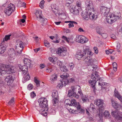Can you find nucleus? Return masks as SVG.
Wrapping results in <instances>:
<instances>
[{
  "label": "nucleus",
  "mask_w": 122,
  "mask_h": 122,
  "mask_svg": "<svg viewBox=\"0 0 122 122\" xmlns=\"http://www.w3.org/2000/svg\"><path fill=\"white\" fill-rule=\"evenodd\" d=\"M68 66L70 68V70H72L74 66V65L73 63H71L69 64Z\"/></svg>",
  "instance_id": "45"
},
{
  "label": "nucleus",
  "mask_w": 122,
  "mask_h": 122,
  "mask_svg": "<svg viewBox=\"0 0 122 122\" xmlns=\"http://www.w3.org/2000/svg\"><path fill=\"white\" fill-rule=\"evenodd\" d=\"M42 111L41 114L43 116H46L47 115V111L48 110H46L45 108H42Z\"/></svg>",
  "instance_id": "40"
},
{
  "label": "nucleus",
  "mask_w": 122,
  "mask_h": 122,
  "mask_svg": "<svg viewBox=\"0 0 122 122\" xmlns=\"http://www.w3.org/2000/svg\"><path fill=\"white\" fill-rule=\"evenodd\" d=\"M77 108L78 110L80 111V112L81 113H84L85 111H86V113L88 115H89V113L88 112V110L86 109H84L83 108H81V105L79 103H78Z\"/></svg>",
  "instance_id": "19"
},
{
  "label": "nucleus",
  "mask_w": 122,
  "mask_h": 122,
  "mask_svg": "<svg viewBox=\"0 0 122 122\" xmlns=\"http://www.w3.org/2000/svg\"><path fill=\"white\" fill-rule=\"evenodd\" d=\"M113 51L111 49L106 50V53L107 54H112Z\"/></svg>",
  "instance_id": "49"
},
{
  "label": "nucleus",
  "mask_w": 122,
  "mask_h": 122,
  "mask_svg": "<svg viewBox=\"0 0 122 122\" xmlns=\"http://www.w3.org/2000/svg\"><path fill=\"white\" fill-rule=\"evenodd\" d=\"M103 114L105 117L107 118H110V117L111 115L108 111H106L104 112Z\"/></svg>",
  "instance_id": "39"
},
{
  "label": "nucleus",
  "mask_w": 122,
  "mask_h": 122,
  "mask_svg": "<svg viewBox=\"0 0 122 122\" xmlns=\"http://www.w3.org/2000/svg\"><path fill=\"white\" fill-rule=\"evenodd\" d=\"M57 60V58L56 57L53 58V60L52 63H55Z\"/></svg>",
  "instance_id": "62"
},
{
  "label": "nucleus",
  "mask_w": 122,
  "mask_h": 122,
  "mask_svg": "<svg viewBox=\"0 0 122 122\" xmlns=\"http://www.w3.org/2000/svg\"><path fill=\"white\" fill-rule=\"evenodd\" d=\"M51 10L56 14H58V11L55 6V5H51Z\"/></svg>",
  "instance_id": "34"
},
{
  "label": "nucleus",
  "mask_w": 122,
  "mask_h": 122,
  "mask_svg": "<svg viewBox=\"0 0 122 122\" xmlns=\"http://www.w3.org/2000/svg\"><path fill=\"white\" fill-rule=\"evenodd\" d=\"M47 68L46 70V71L48 73L51 72L53 71L52 67L50 63H48L47 65Z\"/></svg>",
  "instance_id": "26"
},
{
  "label": "nucleus",
  "mask_w": 122,
  "mask_h": 122,
  "mask_svg": "<svg viewBox=\"0 0 122 122\" xmlns=\"http://www.w3.org/2000/svg\"><path fill=\"white\" fill-rule=\"evenodd\" d=\"M60 70L62 71H66L67 70V69L66 68V67L63 65L60 67Z\"/></svg>",
  "instance_id": "41"
},
{
  "label": "nucleus",
  "mask_w": 122,
  "mask_h": 122,
  "mask_svg": "<svg viewBox=\"0 0 122 122\" xmlns=\"http://www.w3.org/2000/svg\"><path fill=\"white\" fill-rule=\"evenodd\" d=\"M36 96V95L34 92H32L30 93V97L32 98H33Z\"/></svg>",
  "instance_id": "53"
},
{
  "label": "nucleus",
  "mask_w": 122,
  "mask_h": 122,
  "mask_svg": "<svg viewBox=\"0 0 122 122\" xmlns=\"http://www.w3.org/2000/svg\"><path fill=\"white\" fill-rule=\"evenodd\" d=\"M120 43L118 41L117 42V46L116 49L117 50H119L120 48Z\"/></svg>",
  "instance_id": "58"
},
{
  "label": "nucleus",
  "mask_w": 122,
  "mask_h": 122,
  "mask_svg": "<svg viewBox=\"0 0 122 122\" xmlns=\"http://www.w3.org/2000/svg\"><path fill=\"white\" fill-rule=\"evenodd\" d=\"M34 81L36 83V86L37 87H38L40 86V81L37 79L36 77H35L34 78Z\"/></svg>",
  "instance_id": "44"
},
{
  "label": "nucleus",
  "mask_w": 122,
  "mask_h": 122,
  "mask_svg": "<svg viewBox=\"0 0 122 122\" xmlns=\"http://www.w3.org/2000/svg\"><path fill=\"white\" fill-rule=\"evenodd\" d=\"M75 92H73L71 90H70L68 91L67 96L69 97H73L75 95Z\"/></svg>",
  "instance_id": "37"
},
{
  "label": "nucleus",
  "mask_w": 122,
  "mask_h": 122,
  "mask_svg": "<svg viewBox=\"0 0 122 122\" xmlns=\"http://www.w3.org/2000/svg\"><path fill=\"white\" fill-rule=\"evenodd\" d=\"M89 12V17L91 20H95L97 18L96 14L94 10H88Z\"/></svg>",
  "instance_id": "14"
},
{
  "label": "nucleus",
  "mask_w": 122,
  "mask_h": 122,
  "mask_svg": "<svg viewBox=\"0 0 122 122\" xmlns=\"http://www.w3.org/2000/svg\"><path fill=\"white\" fill-rule=\"evenodd\" d=\"M38 101L40 107L42 108H45L46 110H48L47 107L48 101L46 98H41L38 100Z\"/></svg>",
  "instance_id": "5"
},
{
  "label": "nucleus",
  "mask_w": 122,
  "mask_h": 122,
  "mask_svg": "<svg viewBox=\"0 0 122 122\" xmlns=\"http://www.w3.org/2000/svg\"><path fill=\"white\" fill-rule=\"evenodd\" d=\"M91 78L92 80H89L88 82L90 85L93 88L94 92L95 91V86L97 82L98 81L99 85L102 86V87L104 86V84L105 85L104 83L102 82L101 80L100 81L101 79L99 77V76L97 71L92 73Z\"/></svg>",
  "instance_id": "2"
},
{
  "label": "nucleus",
  "mask_w": 122,
  "mask_h": 122,
  "mask_svg": "<svg viewBox=\"0 0 122 122\" xmlns=\"http://www.w3.org/2000/svg\"><path fill=\"white\" fill-rule=\"evenodd\" d=\"M111 101L112 106L114 108L117 109L120 107V105L117 102L112 100Z\"/></svg>",
  "instance_id": "30"
},
{
  "label": "nucleus",
  "mask_w": 122,
  "mask_h": 122,
  "mask_svg": "<svg viewBox=\"0 0 122 122\" xmlns=\"http://www.w3.org/2000/svg\"><path fill=\"white\" fill-rule=\"evenodd\" d=\"M114 96L116 97H117L118 99H119L122 102V98L121 97H120L119 93L118 92H117V90H116V88H115V90L114 91Z\"/></svg>",
  "instance_id": "33"
},
{
  "label": "nucleus",
  "mask_w": 122,
  "mask_h": 122,
  "mask_svg": "<svg viewBox=\"0 0 122 122\" xmlns=\"http://www.w3.org/2000/svg\"><path fill=\"white\" fill-rule=\"evenodd\" d=\"M96 31L97 33L101 35L102 36L103 38V35L106 36L105 38H106L107 37V34L104 32V29L103 27L99 26L97 27L96 29Z\"/></svg>",
  "instance_id": "13"
},
{
  "label": "nucleus",
  "mask_w": 122,
  "mask_h": 122,
  "mask_svg": "<svg viewBox=\"0 0 122 122\" xmlns=\"http://www.w3.org/2000/svg\"><path fill=\"white\" fill-rule=\"evenodd\" d=\"M84 51L82 52L81 51L78 52L76 55V56L78 60H80V58L84 56Z\"/></svg>",
  "instance_id": "28"
},
{
  "label": "nucleus",
  "mask_w": 122,
  "mask_h": 122,
  "mask_svg": "<svg viewBox=\"0 0 122 122\" xmlns=\"http://www.w3.org/2000/svg\"><path fill=\"white\" fill-rule=\"evenodd\" d=\"M78 7H80L81 6V2L80 0L77 1L76 3V5Z\"/></svg>",
  "instance_id": "50"
},
{
  "label": "nucleus",
  "mask_w": 122,
  "mask_h": 122,
  "mask_svg": "<svg viewBox=\"0 0 122 122\" xmlns=\"http://www.w3.org/2000/svg\"><path fill=\"white\" fill-rule=\"evenodd\" d=\"M45 1L44 0H42L40 3V6L41 7V6H43L44 5V3Z\"/></svg>",
  "instance_id": "60"
},
{
  "label": "nucleus",
  "mask_w": 122,
  "mask_h": 122,
  "mask_svg": "<svg viewBox=\"0 0 122 122\" xmlns=\"http://www.w3.org/2000/svg\"><path fill=\"white\" fill-rule=\"evenodd\" d=\"M110 11L109 8L106 7H102L101 8V11L102 15L106 17V20L108 23L112 24L119 19V17L110 12Z\"/></svg>",
  "instance_id": "1"
},
{
  "label": "nucleus",
  "mask_w": 122,
  "mask_h": 122,
  "mask_svg": "<svg viewBox=\"0 0 122 122\" xmlns=\"http://www.w3.org/2000/svg\"><path fill=\"white\" fill-rule=\"evenodd\" d=\"M78 30L80 32L84 31V30H83V29L81 27L79 28Z\"/></svg>",
  "instance_id": "64"
},
{
  "label": "nucleus",
  "mask_w": 122,
  "mask_h": 122,
  "mask_svg": "<svg viewBox=\"0 0 122 122\" xmlns=\"http://www.w3.org/2000/svg\"><path fill=\"white\" fill-rule=\"evenodd\" d=\"M94 50V51L95 53L96 54L98 53V48L97 47L95 46L93 48Z\"/></svg>",
  "instance_id": "52"
},
{
  "label": "nucleus",
  "mask_w": 122,
  "mask_h": 122,
  "mask_svg": "<svg viewBox=\"0 0 122 122\" xmlns=\"http://www.w3.org/2000/svg\"><path fill=\"white\" fill-rule=\"evenodd\" d=\"M60 16L61 18H63V16H65L66 17V14L64 12L63 13H58V14Z\"/></svg>",
  "instance_id": "48"
},
{
  "label": "nucleus",
  "mask_w": 122,
  "mask_h": 122,
  "mask_svg": "<svg viewBox=\"0 0 122 122\" xmlns=\"http://www.w3.org/2000/svg\"><path fill=\"white\" fill-rule=\"evenodd\" d=\"M12 38H18L20 37L17 34L16 32L12 33L10 34L7 35L5 36L4 38H10V36Z\"/></svg>",
  "instance_id": "20"
},
{
  "label": "nucleus",
  "mask_w": 122,
  "mask_h": 122,
  "mask_svg": "<svg viewBox=\"0 0 122 122\" xmlns=\"http://www.w3.org/2000/svg\"><path fill=\"white\" fill-rule=\"evenodd\" d=\"M69 76V75L68 74L66 73L65 72L61 76V77L64 80V79L67 78Z\"/></svg>",
  "instance_id": "36"
},
{
  "label": "nucleus",
  "mask_w": 122,
  "mask_h": 122,
  "mask_svg": "<svg viewBox=\"0 0 122 122\" xmlns=\"http://www.w3.org/2000/svg\"><path fill=\"white\" fill-rule=\"evenodd\" d=\"M15 72L14 67H10V65L5 66L4 65L0 63V76L2 74H9Z\"/></svg>",
  "instance_id": "3"
},
{
  "label": "nucleus",
  "mask_w": 122,
  "mask_h": 122,
  "mask_svg": "<svg viewBox=\"0 0 122 122\" xmlns=\"http://www.w3.org/2000/svg\"><path fill=\"white\" fill-rule=\"evenodd\" d=\"M19 67V71H22V74L24 75H25L27 71V67H29L25 65L22 66L20 64L18 65Z\"/></svg>",
  "instance_id": "12"
},
{
  "label": "nucleus",
  "mask_w": 122,
  "mask_h": 122,
  "mask_svg": "<svg viewBox=\"0 0 122 122\" xmlns=\"http://www.w3.org/2000/svg\"><path fill=\"white\" fill-rule=\"evenodd\" d=\"M76 41L78 42L84 43L87 42L88 41V39H75Z\"/></svg>",
  "instance_id": "27"
},
{
  "label": "nucleus",
  "mask_w": 122,
  "mask_h": 122,
  "mask_svg": "<svg viewBox=\"0 0 122 122\" xmlns=\"http://www.w3.org/2000/svg\"><path fill=\"white\" fill-rule=\"evenodd\" d=\"M65 103H66L67 105L69 106H73L76 107L77 106V104L76 101L75 99H72L71 102L69 100H66L65 101Z\"/></svg>",
  "instance_id": "16"
},
{
  "label": "nucleus",
  "mask_w": 122,
  "mask_h": 122,
  "mask_svg": "<svg viewBox=\"0 0 122 122\" xmlns=\"http://www.w3.org/2000/svg\"><path fill=\"white\" fill-rule=\"evenodd\" d=\"M57 64L60 67L62 65V62L60 61H57Z\"/></svg>",
  "instance_id": "57"
},
{
  "label": "nucleus",
  "mask_w": 122,
  "mask_h": 122,
  "mask_svg": "<svg viewBox=\"0 0 122 122\" xmlns=\"http://www.w3.org/2000/svg\"><path fill=\"white\" fill-rule=\"evenodd\" d=\"M10 39H3V41H2L0 46V54H2L4 53L6 49V47L3 45L5 41H7Z\"/></svg>",
  "instance_id": "15"
},
{
  "label": "nucleus",
  "mask_w": 122,
  "mask_h": 122,
  "mask_svg": "<svg viewBox=\"0 0 122 122\" xmlns=\"http://www.w3.org/2000/svg\"><path fill=\"white\" fill-rule=\"evenodd\" d=\"M44 44L46 46L48 47L49 46L50 44L47 41L45 40L44 41Z\"/></svg>",
  "instance_id": "46"
},
{
  "label": "nucleus",
  "mask_w": 122,
  "mask_h": 122,
  "mask_svg": "<svg viewBox=\"0 0 122 122\" xmlns=\"http://www.w3.org/2000/svg\"><path fill=\"white\" fill-rule=\"evenodd\" d=\"M84 57L85 58H88V57L90 58V56H92L93 55V53L91 51H88L87 50H85L84 51Z\"/></svg>",
  "instance_id": "22"
},
{
  "label": "nucleus",
  "mask_w": 122,
  "mask_h": 122,
  "mask_svg": "<svg viewBox=\"0 0 122 122\" xmlns=\"http://www.w3.org/2000/svg\"><path fill=\"white\" fill-rule=\"evenodd\" d=\"M15 7L13 4L11 3L9 4L8 7L4 10L5 14L8 16L10 15L14 10Z\"/></svg>",
  "instance_id": "6"
},
{
  "label": "nucleus",
  "mask_w": 122,
  "mask_h": 122,
  "mask_svg": "<svg viewBox=\"0 0 122 122\" xmlns=\"http://www.w3.org/2000/svg\"><path fill=\"white\" fill-rule=\"evenodd\" d=\"M90 107L92 108V110H94L95 108L94 106L93 105V104L92 103H91V104Z\"/></svg>",
  "instance_id": "63"
},
{
  "label": "nucleus",
  "mask_w": 122,
  "mask_h": 122,
  "mask_svg": "<svg viewBox=\"0 0 122 122\" xmlns=\"http://www.w3.org/2000/svg\"><path fill=\"white\" fill-rule=\"evenodd\" d=\"M89 12H82V16L83 18V19L85 20H88L89 19L88 16H89Z\"/></svg>",
  "instance_id": "29"
},
{
  "label": "nucleus",
  "mask_w": 122,
  "mask_h": 122,
  "mask_svg": "<svg viewBox=\"0 0 122 122\" xmlns=\"http://www.w3.org/2000/svg\"><path fill=\"white\" fill-rule=\"evenodd\" d=\"M67 83L66 82V81H60V82L58 83L57 87L59 88H62L63 85L65 86L66 84Z\"/></svg>",
  "instance_id": "32"
},
{
  "label": "nucleus",
  "mask_w": 122,
  "mask_h": 122,
  "mask_svg": "<svg viewBox=\"0 0 122 122\" xmlns=\"http://www.w3.org/2000/svg\"><path fill=\"white\" fill-rule=\"evenodd\" d=\"M86 7L88 10H94L93 4L92 2L91 1L87 0L86 2Z\"/></svg>",
  "instance_id": "18"
},
{
  "label": "nucleus",
  "mask_w": 122,
  "mask_h": 122,
  "mask_svg": "<svg viewBox=\"0 0 122 122\" xmlns=\"http://www.w3.org/2000/svg\"><path fill=\"white\" fill-rule=\"evenodd\" d=\"M57 75L56 74L51 75L50 77L51 82L52 83H53L54 81L57 80Z\"/></svg>",
  "instance_id": "25"
},
{
  "label": "nucleus",
  "mask_w": 122,
  "mask_h": 122,
  "mask_svg": "<svg viewBox=\"0 0 122 122\" xmlns=\"http://www.w3.org/2000/svg\"><path fill=\"white\" fill-rule=\"evenodd\" d=\"M17 45H19L20 48L21 49L18 50L17 49V52L19 54H20L21 53L22 51L24 45V43L22 41L20 40H17Z\"/></svg>",
  "instance_id": "17"
},
{
  "label": "nucleus",
  "mask_w": 122,
  "mask_h": 122,
  "mask_svg": "<svg viewBox=\"0 0 122 122\" xmlns=\"http://www.w3.org/2000/svg\"><path fill=\"white\" fill-rule=\"evenodd\" d=\"M70 12L75 15H78L79 14V8L75 5L71 6L70 7Z\"/></svg>",
  "instance_id": "11"
},
{
  "label": "nucleus",
  "mask_w": 122,
  "mask_h": 122,
  "mask_svg": "<svg viewBox=\"0 0 122 122\" xmlns=\"http://www.w3.org/2000/svg\"><path fill=\"white\" fill-rule=\"evenodd\" d=\"M14 103V98H11L9 102H8V104L10 105H12Z\"/></svg>",
  "instance_id": "42"
},
{
  "label": "nucleus",
  "mask_w": 122,
  "mask_h": 122,
  "mask_svg": "<svg viewBox=\"0 0 122 122\" xmlns=\"http://www.w3.org/2000/svg\"><path fill=\"white\" fill-rule=\"evenodd\" d=\"M66 5L67 6H68L70 5L71 4L72 2H71L70 1H69V0H66Z\"/></svg>",
  "instance_id": "51"
},
{
  "label": "nucleus",
  "mask_w": 122,
  "mask_h": 122,
  "mask_svg": "<svg viewBox=\"0 0 122 122\" xmlns=\"http://www.w3.org/2000/svg\"><path fill=\"white\" fill-rule=\"evenodd\" d=\"M52 97L53 98L52 102L53 106H55L56 108L58 107V92L56 90H53L52 93Z\"/></svg>",
  "instance_id": "4"
},
{
  "label": "nucleus",
  "mask_w": 122,
  "mask_h": 122,
  "mask_svg": "<svg viewBox=\"0 0 122 122\" xmlns=\"http://www.w3.org/2000/svg\"><path fill=\"white\" fill-rule=\"evenodd\" d=\"M30 77L29 74H27L26 76L24 78V79L26 81H27L30 79Z\"/></svg>",
  "instance_id": "56"
},
{
  "label": "nucleus",
  "mask_w": 122,
  "mask_h": 122,
  "mask_svg": "<svg viewBox=\"0 0 122 122\" xmlns=\"http://www.w3.org/2000/svg\"><path fill=\"white\" fill-rule=\"evenodd\" d=\"M66 49L65 47H62L58 48L56 51V53L59 56H65L66 52Z\"/></svg>",
  "instance_id": "9"
},
{
  "label": "nucleus",
  "mask_w": 122,
  "mask_h": 122,
  "mask_svg": "<svg viewBox=\"0 0 122 122\" xmlns=\"http://www.w3.org/2000/svg\"><path fill=\"white\" fill-rule=\"evenodd\" d=\"M94 59H90V58H85L84 60L86 61L85 62H87V63L88 66L92 65L94 64Z\"/></svg>",
  "instance_id": "23"
},
{
  "label": "nucleus",
  "mask_w": 122,
  "mask_h": 122,
  "mask_svg": "<svg viewBox=\"0 0 122 122\" xmlns=\"http://www.w3.org/2000/svg\"><path fill=\"white\" fill-rule=\"evenodd\" d=\"M77 23L76 22L74 21H70V23L68 24L69 27L70 28L71 27H73L74 26V24L76 25Z\"/></svg>",
  "instance_id": "38"
},
{
  "label": "nucleus",
  "mask_w": 122,
  "mask_h": 122,
  "mask_svg": "<svg viewBox=\"0 0 122 122\" xmlns=\"http://www.w3.org/2000/svg\"><path fill=\"white\" fill-rule=\"evenodd\" d=\"M69 112L71 113H75V111L74 110H72L71 108H68L67 109Z\"/></svg>",
  "instance_id": "55"
},
{
  "label": "nucleus",
  "mask_w": 122,
  "mask_h": 122,
  "mask_svg": "<svg viewBox=\"0 0 122 122\" xmlns=\"http://www.w3.org/2000/svg\"><path fill=\"white\" fill-rule=\"evenodd\" d=\"M23 61L24 64L26 65V66L29 67H31L30 63L31 61L30 60L27 58H25Z\"/></svg>",
  "instance_id": "24"
},
{
  "label": "nucleus",
  "mask_w": 122,
  "mask_h": 122,
  "mask_svg": "<svg viewBox=\"0 0 122 122\" xmlns=\"http://www.w3.org/2000/svg\"><path fill=\"white\" fill-rule=\"evenodd\" d=\"M94 101L95 104L96 105L99 107V112L101 113L102 112V111L104 110V109L103 106L104 104L103 101L101 99H96Z\"/></svg>",
  "instance_id": "7"
},
{
  "label": "nucleus",
  "mask_w": 122,
  "mask_h": 122,
  "mask_svg": "<svg viewBox=\"0 0 122 122\" xmlns=\"http://www.w3.org/2000/svg\"><path fill=\"white\" fill-rule=\"evenodd\" d=\"M71 88L72 89V91L73 92H74L76 93V91L77 89L76 87H75V86H72L71 87Z\"/></svg>",
  "instance_id": "54"
},
{
  "label": "nucleus",
  "mask_w": 122,
  "mask_h": 122,
  "mask_svg": "<svg viewBox=\"0 0 122 122\" xmlns=\"http://www.w3.org/2000/svg\"><path fill=\"white\" fill-rule=\"evenodd\" d=\"M8 53L9 55L11 57H13L15 55V51L12 48H10L8 50Z\"/></svg>",
  "instance_id": "21"
},
{
  "label": "nucleus",
  "mask_w": 122,
  "mask_h": 122,
  "mask_svg": "<svg viewBox=\"0 0 122 122\" xmlns=\"http://www.w3.org/2000/svg\"><path fill=\"white\" fill-rule=\"evenodd\" d=\"M35 15L37 19L38 20L39 19H40L41 18H42V17L41 12V11L38 10H36L35 12Z\"/></svg>",
  "instance_id": "31"
},
{
  "label": "nucleus",
  "mask_w": 122,
  "mask_h": 122,
  "mask_svg": "<svg viewBox=\"0 0 122 122\" xmlns=\"http://www.w3.org/2000/svg\"><path fill=\"white\" fill-rule=\"evenodd\" d=\"M33 87V85L32 84H29L27 86V89L29 90H30L32 89Z\"/></svg>",
  "instance_id": "47"
},
{
  "label": "nucleus",
  "mask_w": 122,
  "mask_h": 122,
  "mask_svg": "<svg viewBox=\"0 0 122 122\" xmlns=\"http://www.w3.org/2000/svg\"><path fill=\"white\" fill-rule=\"evenodd\" d=\"M86 38V37H85L84 36H77L76 38Z\"/></svg>",
  "instance_id": "61"
},
{
  "label": "nucleus",
  "mask_w": 122,
  "mask_h": 122,
  "mask_svg": "<svg viewBox=\"0 0 122 122\" xmlns=\"http://www.w3.org/2000/svg\"><path fill=\"white\" fill-rule=\"evenodd\" d=\"M65 81H66H66H67V82H70L71 81H74V79L72 78H71V79L69 80L68 79V80H66V79L65 80Z\"/></svg>",
  "instance_id": "59"
},
{
  "label": "nucleus",
  "mask_w": 122,
  "mask_h": 122,
  "mask_svg": "<svg viewBox=\"0 0 122 122\" xmlns=\"http://www.w3.org/2000/svg\"><path fill=\"white\" fill-rule=\"evenodd\" d=\"M14 75L13 74L10 75L6 77L5 80L7 82L8 85H10L12 84L14 80Z\"/></svg>",
  "instance_id": "10"
},
{
  "label": "nucleus",
  "mask_w": 122,
  "mask_h": 122,
  "mask_svg": "<svg viewBox=\"0 0 122 122\" xmlns=\"http://www.w3.org/2000/svg\"><path fill=\"white\" fill-rule=\"evenodd\" d=\"M41 21L42 25H45L47 23V20L46 19L42 17L40 19Z\"/></svg>",
  "instance_id": "35"
},
{
  "label": "nucleus",
  "mask_w": 122,
  "mask_h": 122,
  "mask_svg": "<svg viewBox=\"0 0 122 122\" xmlns=\"http://www.w3.org/2000/svg\"><path fill=\"white\" fill-rule=\"evenodd\" d=\"M82 98L83 102H86L89 101L88 99L86 96H84Z\"/></svg>",
  "instance_id": "43"
},
{
  "label": "nucleus",
  "mask_w": 122,
  "mask_h": 122,
  "mask_svg": "<svg viewBox=\"0 0 122 122\" xmlns=\"http://www.w3.org/2000/svg\"><path fill=\"white\" fill-rule=\"evenodd\" d=\"M112 115L116 118L119 122H122V112H117L116 111H113L112 112Z\"/></svg>",
  "instance_id": "8"
}]
</instances>
